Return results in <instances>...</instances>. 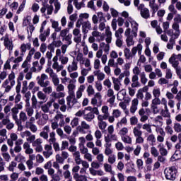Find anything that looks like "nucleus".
I'll list each match as a JSON object with an SVG mask.
<instances>
[{
    "mask_svg": "<svg viewBox=\"0 0 181 181\" xmlns=\"http://www.w3.org/2000/svg\"><path fill=\"white\" fill-rule=\"evenodd\" d=\"M66 88L68 90L69 95L66 97L67 105L69 108H80V102L76 98L74 91H76V84H73L71 81L70 83L67 85Z\"/></svg>",
    "mask_w": 181,
    "mask_h": 181,
    "instance_id": "obj_1",
    "label": "nucleus"
},
{
    "mask_svg": "<svg viewBox=\"0 0 181 181\" xmlns=\"http://www.w3.org/2000/svg\"><path fill=\"white\" fill-rule=\"evenodd\" d=\"M45 73L49 74V78H51L54 86L55 87V90L57 93H63L64 91V85L60 83V79H59V76L53 69L48 67L45 69Z\"/></svg>",
    "mask_w": 181,
    "mask_h": 181,
    "instance_id": "obj_2",
    "label": "nucleus"
},
{
    "mask_svg": "<svg viewBox=\"0 0 181 181\" xmlns=\"http://www.w3.org/2000/svg\"><path fill=\"white\" fill-rule=\"evenodd\" d=\"M131 26L132 28V36L127 37L126 43L127 46L129 47L131 46H134L135 45V41H134V37H136L138 36V24L135 21H131Z\"/></svg>",
    "mask_w": 181,
    "mask_h": 181,
    "instance_id": "obj_3",
    "label": "nucleus"
},
{
    "mask_svg": "<svg viewBox=\"0 0 181 181\" xmlns=\"http://www.w3.org/2000/svg\"><path fill=\"white\" fill-rule=\"evenodd\" d=\"M164 175L167 180L175 181L177 176V168L175 166L168 167L164 170Z\"/></svg>",
    "mask_w": 181,
    "mask_h": 181,
    "instance_id": "obj_4",
    "label": "nucleus"
},
{
    "mask_svg": "<svg viewBox=\"0 0 181 181\" xmlns=\"http://www.w3.org/2000/svg\"><path fill=\"white\" fill-rule=\"evenodd\" d=\"M107 134L104 136V138L106 139V141H110V142H117L118 141V136L114 134V125H110L107 129Z\"/></svg>",
    "mask_w": 181,
    "mask_h": 181,
    "instance_id": "obj_5",
    "label": "nucleus"
},
{
    "mask_svg": "<svg viewBox=\"0 0 181 181\" xmlns=\"http://www.w3.org/2000/svg\"><path fill=\"white\" fill-rule=\"evenodd\" d=\"M35 121H36V119L31 116L30 117L29 120L25 122V127L27 129H30V131H31V132L33 134H36V132H37V126L35 124Z\"/></svg>",
    "mask_w": 181,
    "mask_h": 181,
    "instance_id": "obj_6",
    "label": "nucleus"
},
{
    "mask_svg": "<svg viewBox=\"0 0 181 181\" xmlns=\"http://www.w3.org/2000/svg\"><path fill=\"white\" fill-rule=\"evenodd\" d=\"M90 104L94 107H101L103 105V95L100 92L96 93L90 100Z\"/></svg>",
    "mask_w": 181,
    "mask_h": 181,
    "instance_id": "obj_7",
    "label": "nucleus"
},
{
    "mask_svg": "<svg viewBox=\"0 0 181 181\" xmlns=\"http://www.w3.org/2000/svg\"><path fill=\"white\" fill-rule=\"evenodd\" d=\"M1 40H4V47L11 53L13 50V41L9 39V35L6 34L5 36L1 37Z\"/></svg>",
    "mask_w": 181,
    "mask_h": 181,
    "instance_id": "obj_8",
    "label": "nucleus"
},
{
    "mask_svg": "<svg viewBox=\"0 0 181 181\" xmlns=\"http://www.w3.org/2000/svg\"><path fill=\"white\" fill-rule=\"evenodd\" d=\"M43 140L40 138L36 139L35 141L33 142L32 146L34 148L35 152L40 153L43 152Z\"/></svg>",
    "mask_w": 181,
    "mask_h": 181,
    "instance_id": "obj_9",
    "label": "nucleus"
},
{
    "mask_svg": "<svg viewBox=\"0 0 181 181\" xmlns=\"http://www.w3.org/2000/svg\"><path fill=\"white\" fill-rule=\"evenodd\" d=\"M47 173L49 176H51L52 180L50 181H60L62 180V175H63V171H61V173H59V171L57 172V173H54V169H49L47 170Z\"/></svg>",
    "mask_w": 181,
    "mask_h": 181,
    "instance_id": "obj_10",
    "label": "nucleus"
},
{
    "mask_svg": "<svg viewBox=\"0 0 181 181\" xmlns=\"http://www.w3.org/2000/svg\"><path fill=\"white\" fill-rule=\"evenodd\" d=\"M54 103V98L51 99L47 101L45 104L41 106V110L45 114H53V112L50 110V107L53 105Z\"/></svg>",
    "mask_w": 181,
    "mask_h": 181,
    "instance_id": "obj_11",
    "label": "nucleus"
},
{
    "mask_svg": "<svg viewBox=\"0 0 181 181\" xmlns=\"http://www.w3.org/2000/svg\"><path fill=\"white\" fill-rule=\"evenodd\" d=\"M43 156L45 159H49L53 155V147L52 144H45L44 146V151L42 152Z\"/></svg>",
    "mask_w": 181,
    "mask_h": 181,
    "instance_id": "obj_12",
    "label": "nucleus"
},
{
    "mask_svg": "<svg viewBox=\"0 0 181 181\" xmlns=\"http://www.w3.org/2000/svg\"><path fill=\"white\" fill-rule=\"evenodd\" d=\"M49 78V76L45 74H42L40 78L38 80L37 83L40 87H47V86H50V81H45Z\"/></svg>",
    "mask_w": 181,
    "mask_h": 181,
    "instance_id": "obj_13",
    "label": "nucleus"
},
{
    "mask_svg": "<svg viewBox=\"0 0 181 181\" xmlns=\"http://www.w3.org/2000/svg\"><path fill=\"white\" fill-rule=\"evenodd\" d=\"M101 112L103 115H99L98 117L108 119V117L110 115V107H108L107 105L102 106Z\"/></svg>",
    "mask_w": 181,
    "mask_h": 181,
    "instance_id": "obj_14",
    "label": "nucleus"
},
{
    "mask_svg": "<svg viewBox=\"0 0 181 181\" xmlns=\"http://www.w3.org/2000/svg\"><path fill=\"white\" fill-rule=\"evenodd\" d=\"M78 70V63L76 59H73L71 64L67 66L68 73H73V71H77Z\"/></svg>",
    "mask_w": 181,
    "mask_h": 181,
    "instance_id": "obj_15",
    "label": "nucleus"
},
{
    "mask_svg": "<svg viewBox=\"0 0 181 181\" xmlns=\"http://www.w3.org/2000/svg\"><path fill=\"white\" fill-rule=\"evenodd\" d=\"M169 64L172 65V66L176 70H179L180 66H179V61L176 60V57L175 54H173L170 58H169Z\"/></svg>",
    "mask_w": 181,
    "mask_h": 181,
    "instance_id": "obj_16",
    "label": "nucleus"
},
{
    "mask_svg": "<svg viewBox=\"0 0 181 181\" xmlns=\"http://www.w3.org/2000/svg\"><path fill=\"white\" fill-rule=\"evenodd\" d=\"M49 132H50V127L46 125L43 127L42 131L40 133V136L43 139H49Z\"/></svg>",
    "mask_w": 181,
    "mask_h": 181,
    "instance_id": "obj_17",
    "label": "nucleus"
},
{
    "mask_svg": "<svg viewBox=\"0 0 181 181\" xmlns=\"http://www.w3.org/2000/svg\"><path fill=\"white\" fill-rule=\"evenodd\" d=\"M149 2V7L152 9L153 13H156L159 9V6L156 4V0H143Z\"/></svg>",
    "mask_w": 181,
    "mask_h": 181,
    "instance_id": "obj_18",
    "label": "nucleus"
},
{
    "mask_svg": "<svg viewBox=\"0 0 181 181\" xmlns=\"http://www.w3.org/2000/svg\"><path fill=\"white\" fill-rule=\"evenodd\" d=\"M90 124H87L86 121H82L81 122V127H78V129L80 134H87V132H86V130H88L90 129Z\"/></svg>",
    "mask_w": 181,
    "mask_h": 181,
    "instance_id": "obj_19",
    "label": "nucleus"
},
{
    "mask_svg": "<svg viewBox=\"0 0 181 181\" xmlns=\"http://www.w3.org/2000/svg\"><path fill=\"white\" fill-rule=\"evenodd\" d=\"M37 97L38 100H40V101L38 102V103L40 105H43V103H46L47 101V100H48L47 95H46L45 93V92H43V91H38L37 93Z\"/></svg>",
    "mask_w": 181,
    "mask_h": 181,
    "instance_id": "obj_20",
    "label": "nucleus"
},
{
    "mask_svg": "<svg viewBox=\"0 0 181 181\" xmlns=\"http://www.w3.org/2000/svg\"><path fill=\"white\" fill-rule=\"evenodd\" d=\"M43 69V66L39 64V61H35L32 64L31 71L33 73H39Z\"/></svg>",
    "mask_w": 181,
    "mask_h": 181,
    "instance_id": "obj_21",
    "label": "nucleus"
},
{
    "mask_svg": "<svg viewBox=\"0 0 181 181\" xmlns=\"http://www.w3.org/2000/svg\"><path fill=\"white\" fill-rule=\"evenodd\" d=\"M138 104H139L138 98H134L132 100V105L129 109L131 114H135L136 110H138Z\"/></svg>",
    "mask_w": 181,
    "mask_h": 181,
    "instance_id": "obj_22",
    "label": "nucleus"
},
{
    "mask_svg": "<svg viewBox=\"0 0 181 181\" xmlns=\"http://www.w3.org/2000/svg\"><path fill=\"white\" fill-rule=\"evenodd\" d=\"M98 118V127L100 131H104L105 128H107V119H104L103 117H97Z\"/></svg>",
    "mask_w": 181,
    "mask_h": 181,
    "instance_id": "obj_23",
    "label": "nucleus"
},
{
    "mask_svg": "<svg viewBox=\"0 0 181 181\" xmlns=\"http://www.w3.org/2000/svg\"><path fill=\"white\" fill-rule=\"evenodd\" d=\"M172 28L173 30H175L174 33V37L175 39H177V37L180 36V25H179L178 23L174 21V23L172 25Z\"/></svg>",
    "mask_w": 181,
    "mask_h": 181,
    "instance_id": "obj_24",
    "label": "nucleus"
},
{
    "mask_svg": "<svg viewBox=\"0 0 181 181\" xmlns=\"http://www.w3.org/2000/svg\"><path fill=\"white\" fill-rule=\"evenodd\" d=\"M39 39L40 42H46V40L50 35V28H47L42 33H40Z\"/></svg>",
    "mask_w": 181,
    "mask_h": 181,
    "instance_id": "obj_25",
    "label": "nucleus"
},
{
    "mask_svg": "<svg viewBox=\"0 0 181 181\" xmlns=\"http://www.w3.org/2000/svg\"><path fill=\"white\" fill-rule=\"evenodd\" d=\"M112 80L114 86V90H115V91H119V90H121V86H122L119 79H118V78L112 77Z\"/></svg>",
    "mask_w": 181,
    "mask_h": 181,
    "instance_id": "obj_26",
    "label": "nucleus"
},
{
    "mask_svg": "<svg viewBox=\"0 0 181 181\" xmlns=\"http://www.w3.org/2000/svg\"><path fill=\"white\" fill-rule=\"evenodd\" d=\"M91 29V23L89 21L82 23V32L83 33H88V30Z\"/></svg>",
    "mask_w": 181,
    "mask_h": 181,
    "instance_id": "obj_27",
    "label": "nucleus"
},
{
    "mask_svg": "<svg viewBox=\"0 0 181 181\" xmlns=\"http://www.w3.org/2000/svg\"><path fill=\"white\" fill-rule=\"evenodd\" d=\"M23 148L26 155H32L34 152L33 148H30V144L28 142H24Z\"/></svg>",
    "mask_w": 181,
    "mask_h": 181,
    "instance_id": "obj_28",
    "label": "nucleus"
},
{
    "mask_svg": "<svg viewBox=\"0 0 181 181\" xmlns=\"http://www.w3.org/2000/svg\"><path fill=\"white\" fill-rule=\"evenodd\" d=\"M2 88H4V93H9L11 90H12V88L13 86L11 84V82H9V80H6L4 83H2Z\"/></svg>",
    "mask_w": 181,
    "mask_h": 181,
    "instance_id": "obj_29",
    "label": "nucleus"
},
{
    "mask_svg": "<svg viewBox=\"0 0 181 181\" xmlns=\"http://www.w3.org/2000/svg\"><path fill=\"white\" fill-rule=\"evenodd\" d=\"M107 97H110V99L108 100V103H110V104H114V103H115V96L114 95V90L110 88L107 90Z\"/></svg>",
    "mask_w": 181,
    "mask_h": 181,
    "instance_id": "obj_30",
    "label": "nucleus"
},
{
    "mask_svg": "<svg viewBox=\"0 0 181 181\" xmlns=\"http://www.w3.org/2000/svg\"><path fill=\"white\" fill-rule=\"evenodd\" d=\"M94 118H95V115H94V113H93V112L90 111L88 113L87 112H85V115H83V119H85L88 122H91V121H93Z\"/></svg>",
    "mask_w": 181,
    "mask_h": 181,
    "instance_id": "obj_31",
    "label": "nucleus"
},
{
    "mask_svg": "<svg viewBox=\"0 0 181 181\" xmlns=\"http://www.w3.org/2000/svg\"><path fill=\"white\" fill-rule=\"evenodd\" d=\"M94 76L97 77L98 81H103L105 78V74L98 70L93 72Z\"/></svg>",
    "mask_w": 181,
    "mask_h": 181,
    "instance_id": "obj_32",
    "label": "nucleus"
},
{
    "mask_svg": "<svg viewBox=\"0 0 181 181\" xmlns=\"http://www.w3.org/2000/svg\"><path fill=\"white\" fill-rule=\"evenodd\" d=\"M99 47L102 51L105 52L107 54L110 53V44H106L105 42H100Z\"/></svg>",
    "mask_w": 181,
    "mask_h": 181,
    "instance_id": "obj_33",
    "label": "nucleus"
},
{
    "mask_svg": "<svg viewBox=\"0 0 181 181\" xmlns=\"http://www.w3.org/2000/svg\"><path fill=\"white\" fill-rule=\"evenodd\" d=\"M140 13L141 16H142L144 19H148L151 17L149 9H148V8H141V10H140Z\"/></svg>",
    "mask_w": 181,
    "mask_h": 181,
    "instance_id": "obj_34",
    "label": "nucleus"
},
{
    "mask_svg": "<svg viewBox=\"0 0 181 181\" xmlns=\"http://www.w3.org/2000/svg\"><path fill=\"white\" fill-rule=\"evenodd\" d=\"M138 52L139 54L142 53V45L138 44L136 47H134L132 49V56H135Z\"/></svg>",
    "mask_w": 181,
    "mask_h": 181,
    "instance_id": "obj_35",
    "label": "nucleus"
},
{
    "mask_svg": "<svg viewBox=\"0 0 181 181\" xmlns=\"http://www.w3.org/2000/svg\"><path fill=\"white\" fill-rule=\"evenodd\" d=\"M30 47H31L30 43L22 44L21 45V54H23V56H25V53H26V50L30 49Z\"/></svg>",
    "mask_w": 181,
    "mask_h": 181,
    "instance_id": "obj_36",
    "label": "nucleus"
},
{
    "mask_svg": "<svg viewBox=\"0 0 181 181\" xmlns=\"http://www.w3.org/2000/svg\"><path fill=\"white\" fill-rule=\"evenodd\" d=\"M125 95H127V90L125 89H122L117 93V100L119 101H122L125 98Z\"/></svg>",
    "mask_w": 181,
    "mask_h": 181,
    "instance_id": "obj_37",
    "label": "nucleus"
},
{
    "mask_svg": "<svg viewBox=\"0 0 181 181\" xmlns=\"http://www.w3.org/2000/svg\"><path fill=\"white\" fill-rule=\"evenodd\" d=\"M52 69L55 70L57 73H60L63 69H64V66L60 64L59 62L52 63Z\"/></svg>",
    "mask_w": 181,
    "mask_h": 181,
    "instance_id": "obj_38",
    "label": "nucleus"
},
{
    "mask_svg": "<svg viewBox=\"0 0 181 181\" xmlns=\"http://www.w3.org/2000/svg\"><path fill=\"white\" fill-rule=\"evenodd\" d=\"M25 112L27 113L28 117H33L35 110L30 106V104L25 105Z\"/></svg>",
    "mask_w": 181,
    "mask_h": 181,
    "instance_id": "obj_39",
    "label": "nucleus"
},
{
    "mask_svg": "<svg viewBox=\"0 0 181 181\" xmlns=\"http://www.w3.org/2000/svg\"><path fill=\"white\" fill-rule=\"evenodd\" d=\"M158 148L159 149L160 156H166L168 155V150L166 148H165V147L163 146V144H159L158 145Z\"/></svg>",
    "mask_w": 181,
    "mask_h": 181,
    "instance_id": "obj_40",
    "label": "nucleus"
},
{
    "mask_svg": "<svg viewBox=\"0 0 181 181\" xmlns=\"http://www.w3.org/2000/svg\"><path fill=\"white\" fill-rule=\"evenodd\" d=\"M52 23V28L54 29L55 32H60L62 30V27L59 26V22L54 20H50Z\"/></svg>",
    "mask_w": 181,
    "mask_h": 181,
    "instance_id": "obj_41",
    "label": "nucleus"
},
{
    "mask_svg": "<svg viewBox=\"0 0 181 181\" xmlns=\"http://www.w3.org/2000/svg\"><path fill=\"white\" fill-rule=\"evenodd\" d=\"M85 110H87L88 111H90L91 112H93V114H95V115H98V117L100 115V110H98V107H92L91 106H88L86 107Z\"/></svg>",
    "mask_w": 181,
    "mask_h": 181,
    "instance_id": "obj_42",
    "label": "nucleus"
},
{
    "mask_svg": "<svg viewBox=\"0 0 181 181\" xmlns=\"http://www.w3.org/2000/svg\"><path fill=\"white\" fill-rule=\"evenodd\" d=\"M86 58H84L83 53L81 52H78V54H76V62H78L79 64H83L84 63V60Z\"/></svg>",
    "mask_w": 181,
    "mask_h": 181,
    "instance_id": "obj_43",
    "label": "nucleus"
},
{
    "mask_svg": "<svg viewBox=\"0 0 181 181\" xmlns=\"http://www.w3.org/2000/svg\"><path fill=\"white\" fill-rule=\"evenodd\" d=\"M86 92L88 97H92V95L95 94V90L94 89V87H93V85H88Z\"/></svg>",
    "mask_w": 181,
    "mask_h": 181,
    "instance_id": "obj_44",
    "label": "nucleus"
},
{
    "mask_svg": "<svg viewBox=\"0 0 181 181\" xmlns=\"http://www.w3.org/2000/svg\"><path fill=\"white\" fill-rule=\"evenodd\" d=\"M153 127H156V132L158 134L159 136H166V133L163 128L158 127L156 124H153Z\"/></svg>",
    "mask_w": 181,
    "mask_h": 181,
    "instance_id": "obj_45",
    "label": "nucleus"
},
{
    "mask_svg": "<svg viewBox=\"0 0 181 181\" xmlns=\"http://www.w3.org/2000/svg\"><path fill=\"white\" fill-rule=\"evenodd\" d=\"M56 141H57L56 132H51L49 133V139H48V142H49V145H52L53 143H55Z\"/></svg>",
    "mask_w": 181,
    "mask_h": 181,
    "instance_id": "obj_46",
    "label": "nucleus"
},
{
    "mask_svg": "<svg viewBox=\"0 0 181 181\" xmlns=\"http://www.w3.org/2000/svg\"><path fill=\"white\" fill-rule=\"evenodd\" d=\"M160 115L162 117H164V118H170V112H169V109L168 107H164V109H162L160 111Z\"/></svg>",
    "mask_w": 181,
    "mask_h": 181,
    "instance_id": "obj_47",
    "label": "nucleus"
},
{
    "mask_svg": "<svg viewBox=\"0 0 181 181\" xmlns=\"http://www.w3.org/2000/svg\"><path fill=\"white\" fill-rule=\"evenodd\" d=\"M23 60V54H21L19 57L17 58H15L13 57H11L9 59L10 62H12L13 63H21Z\"/></svg>",
    "mask_w": 181,
    "mask_h": 181,
    "instance_id": "obj_48",
    "label": "nucleus"
},
{
    "mask_svg": "<svg viewBox=\"0 0 181 181\" xmlns=\"http://www.w3.org/2000/svg\"><path fill=\"white\" fill-rule=\"evenodd\" d=\"M73 37V35L68 34L66 37H64L63 40L65 41V45L67 46H70L71 43H73V41L71 40V38Z\"/></svg>",
    "mask_w": 181,
    "mask_h": 181,
    "instance_id": "obj_49",
    "label": "nucleus"
},
{
    "mask_svg": "<svg viewBox=\"0 0 181 181\" xmlns=\"http://www.w3.org/2000/svg\"><path fill=\"white\" fill-rule=\"evenodd\" d=\"M18 114H19V110L18 108H16L15 106L11 109V115L14 121H16L18 119Z\"/></svg>",
    "mask_w": 181,
    "mask_h": 181,
    "instance_id": "obj_50",
    "label": "nucleus"
},
{
    "mask_svg": "<svg viewBox=\"0 0 181 181\" xmlns=\"http://www.w3.org/2000/svg\"><path fill=\"white\" fill-rule=\"evenodd\" d=\"M35 31V26L33 25V24L30 23L28 26H27V32L28 34V38L29 37H32V33H33V32Z\"/></svg>",
    "mask_w": 181,
    "mask_h": 181,
    "instance_id": "obj_51",
    "label": "nucleus"
},
{
    "mask_svg": "<svg viewBox=\"0 0 181 181\" xmlns=\"http://www.w3.org/2000/svg\"><path fill=\"white\" fill-rule=\"evenodd\" d=\"M147 141L151 144V145L153 146L156 143V138L153 134H151L148 136Z\"/></svg>",
    "mask_w": 181,
    "mask_h": 181,
    "instance_id": "obj_52",
    "label": "nucleus"
},
{
    "mask_svg": "<svg viewBox=\"0 0 181 181\" xmlns=\"http://www.w3.org/2000/svg\"><path fill=\"white\" fill-rule=\"evenodd\" d=\"M6 80H8V83H10V84H11V86H15V72L12 71L9 75H8V79Z\"/></svg>",
    "mask_w": 181,
    "mask_h": 181,
    "instance_id": "obj_53",
    "label": "nucleus"
},
{
    "mask_svg": "<svg viewBox=\"0 0 181 181\" xmlns=\"http://www.w3.org/2000/svg\"><path fill=\"white\" fill-rule=\"evenodd\" d=\"M62 84H66L69 81L68 84H70V82L71 81L72 84H76V80L70 79V78L67 76H64V78H61Z\"/></svg>",
    "mask_w": 181,
    "mask_h": 181,
    "instance_id": "obj_54",
    "label": "nucleus"
},
{
    "mask_svg": "<svg viewBox=\"0 0 181 181\" xmlns=\"http://www.w3.org/2000/svg\"><path fill=\"white\" fill-rule=\"evenodd\" d=\"M103 168H104L105 172H107V173H111V174L113 173L112 166L110 164L105 163L103 164Z\"/></svg>",
    "mask_w": 181,
    "mask_h": 181,
    "instance_id": "obj_55",
    "label": "nucleus"
},
{
    "mask_svg": "<svg viewBox=\"0 0 181 181\" xmlns=\"http://www.w3.org/2000/svg\"><path fill=\"white\" fill-rule=\"evenodd\" d=\"M119 107H120V108H122V110H124V114H126V115H129V110H128V108H127V105L125 104L124 102H120L119 103Z\"/></svg>",
    "mask_w": 181,
    "mask_h": 181,
    "instance_id": "obj_56",
    "label": "nucleus"
},
{
    "mask_svg": "<svg viewBox=\"0 0 181 181\" xmlns=\"http://www.w3.org/2000/svg\"><path fill=\"white\" fill-rule=\"evenodd\" d=\"M19 119L22 122H26L28 121V115H26V112L21 111L19 114Z\"/></svg>",
    "mask_w": 181,
    "mask_h": 181,
    "instance_id": "obj_57",
    "label": "nucleus"
},
{
    "mask_svg": "<svg viewBox=\"0 0 181 181\" xmlns=\"http://www.w3.org/2000/svg\"><path fill=\"white\" fill-rule=\"evenodd\" d=\"M139 76L141 84L145 85L148 83V78H146V74L144 71L140 74Z\"/></svg>",
    "mask_w": 181,
    "mask_h": 181,
    "instance_id": "obj_58",
    "label": "nucleus"
},
{
    "mask_svg": "<svg viewBox=\"0 0 181 181\" xmlns=\"http://www.w3.org/2000/svg\"><path fill=\"white\" fill-rule=\"evenodd\" d=\"M35 52H36V49L31 48L28 52L27 57H26L27 60H28L29 62H31L32 57H33V56H35Z\"/></svg>",
    "mask_w": 181,
    "mask_h": 181,
    "instance_id": "obj_59",
    "label": "nucleus"
},
{
    "mask_svg": "<svg viewBox=\"0 0 181 181\" xmlns=\"http://www.w3.org/2000/svg\"><path fill=\"white\" fill-rule=\"evenodd\" d=\"M43 88L42 91L43 93H45V94H52V93L53 92V88L52 87V86H41Z\"/></svg>",
    "mask_w": 181,
    "mask_h": 181,
    "instance_id": "obj_60",
    "label": "nucleus"
},
{
    "mask_svg": "<svg viewBox=\"0 0 181 181\" xmlns=\"http://www.w3.org/2000/svg\"><path fill=\"white\" fill-rule=\"evenodd\" d=\"M121 138L122 141L124 142V144H128L129 145H131V144H132V139L129 136L126 135L122 136Z\"/></svg>",
    "mask_w": 181,
    "mask_h": 181,
    "instance_id": "obj_61",
    "label": "nucleus"
},
{
    "mask_svg": "<svg viewBox=\"0 0 181 181\" xmlns=\"http://www.w3.org/2000/svg\"><path fill=\"white\" fill-rule=\"evenodd\" d=\"M142 129H144V131H146L148 134H152V127H151V124H149L148 123L142 125Z\"/></svg>",
    "mask_w": 181,
    "mask_h": 181,
    "instance_id": "obj_62",
    "label": "nucleus"
},
{
    "mask_svg": "<svg viewBox=\"0 0 181 181\" xmlns=\"http://www.w3.org/2000/svg\"><path fill=\"white\" fill-rule=\"evenodd\" d=\"M152 94L154 98H160L161 95L160 88H155L153 89Z\"/></svg>",
    "mask_w": 181,
    "mask_h": 181,
    "instance_id": "obj_63",
    "label": "nucleus"
},
{
    "mask_svg": "<svg viewBox=\"0 0 181 181\" xmlns=\"http://www.w3.org/2000/svg\"><path fill=\"white\" fill-rule=\"evenodd\" d=\"M173 129L175 132H177V134H180L181 132V124L180 123H175Z\"/></svg>",
    "mask_w": 181,
    "mask_h": 181,
    "instance_id": "obj_64",
    "label": "nucleus"
}]
</instances>
